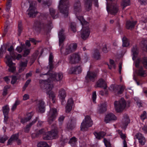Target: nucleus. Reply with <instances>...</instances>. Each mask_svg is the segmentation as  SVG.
Segmentation results:
<instances>
[{
    "instance_id": "nucleus-1",
    "label": "nucleus",
    "mask_w": 147,
    "mask_h": 147,
    "mask_svg": "<svg viewBox=\"0 0 147 147\" xmlns=\"http://www.w3.org/2000/svg\"><path fill=\"white\" fill-rule=\"evenodd\" d=\"M74 12L82 25V27L80 31L81 37L83 39L85 40L88 37L90 30L88 27L89 23L86 21L82 16L81 15V9L79 2L74 4Z\"/></svg>"
},
{
    "instance_id": "nucleus-50",
    "label": "nucleus",
    "mask_w": 147,
    "mask_h": 147,
    "mask_svg": "<svg viewBox=\"0 0 147 147\" xmlns=\"http://www.w3.org/2000/svg\"><path fill=\"white\" fill-rule=\"evenodd\" d=\"M8 139V137L5 135L0 137V142L4 143Z\"/></svg>"
},
{
    "instance_id": "nucleus-14",
    "label": "nucleus",
    "mask_w": 147,
    "mask_h": 147,
    "mask_svg": "<svg viewBox=\"0 0 147 147\" xmlns=\"http://www.w3.org/2000/svg\"><path fill=\"white\" fill-rule=\"evenodd\" d=\"M36 107L38 112L41 113L44 112L45 110L44 102L40 100H37Z\"/></svg>"
},
{
    "instance_id": "nucleus-52",
    "label": "nucleus",
    "mask_w": 147,
    "mask_h": 147,
    "mask_svg": "<svg viewBox=\"0 0 147 147\" xmlns=\"http://www.w3.org/2000/svg\"><path fill=\"white\" fill-rule=\"evenodd\" d=\"M20 103V102L18 100H17L13 104V105L12 108H11V110L12 111H13L15 110L16 109L17 105H18Z\"/></svg>"
},
{
    "instance_id": "nucleus-19",
    "label": "nucleus",
    "mask_w": 147,
    "mask_h": 147,
    "mask_svg": "<svg viewBox=\"0 0 147 147\" xmlns=\"http://www.w3.org/2000/svg\"><path fill=\"white\" fill-rule=\"evenodd\" d=\"M18 134H16L12 135L7 142V144H11L12 142L16 141L18 144L21 143V140L18 139Z\"/></svg>"
},
{
    "instance_id": "nucleus-21",
    "label": "nucleus",
    "mask_w": 147,
    "mask_h": 147,
    "mask_svg": "<svg viewBox=\"0 0 147 147\" xmlns=\"http://www.w3.org/2000/svg\"><path fill=\"white\" fill-rule=\"evenodd\" d=\"M73 105V102L71 98L69 99L68 100L67 106L66 107V112H69L72 109V106Z\"/></svg>"
},
{
    "instance_id": "nucleus-40",
    "label": "nucleus",
    "mask_w": 147,
    "mask_h": 147,
    "mask_svg": "<svg viewBox=\"0 0 147 147\" xmlns=\"http://www.w3.org/2000/svg\"><path fill=\"white\" fill-rule=\"evenodd\" d=\"M76 139L74 137H73L72 138L70 139L69 143L72 146H75L76 144Z\"/></svg>"
},
{
    "instance_id": "nucleus-49",
    "label": "nucleus",
    "mask_w": 147,
    "mask_h": 147,
    "mask_svg": "<svg viewBox=\"0 0 147 147\" xmlns=\"http://www.w3.org/2000/svg\"><path fill=\"white\" fill-rule=\"evenodd\" d=\"M147 118V114L145 111L143 112L140 115V118L142 120H144Z\"/></svg>"
},
{
    "instance_id": "nucleus-28",
    "label": "nucleus",
    "mask_w": 147,
    "mask_h": 147,
    "mask_svg": "<svg viewBox=\"0 0 147 147\" xmlns=\"http://www.w3.org/2000/svg\"><path fill=\"white\" fill-rule=\"evenodd\" d=\"M63 30L62 29L59 32L58 34L59 46L62 43L65 38V36L63 34Z\"/></svg>"
},
{
    "instance_id": "nucleus-22",
    "label": "nucleus",
    "mask_w": 147,
    "mask_h": 147,
    "mask_svg": "<svg viewBox=\"0 0 147 147\" xmlns=\"http://www.w3.org/2000/svg\"><path fill=\"white\" fill-rule=\"evenodd\" d=\"M136 137L141 144L144 145L145 144L146 142L145 139L141 133H138L136 135Z\"/></svg>"
},
{
    "instance_id": "nucleus-34",
    "label": "nucleus",
    "mask_w": 147,
    "mask_h": 147,
    "mask_svg": "<svg viewBox=\"0 0 147 147\" xmlns=\"http://www.w3.org/2000/svg\"><path fill=\"white\" fill-rule=\"evenodd\" d=\"M140 46L143 50L147 51V40H143L141 43Z\"/></svg>"
},
{
    "instance_id": "nucleus-15",
    "label": "nucleus",
    "mask_w": 147,
    "mask_h": 147,
    "mask_svg": "<svg viewBox=\"0 0 147 147\" xmlns=\"http://www.w3.org/2000/svg\"><path fill=\"white\" fill-rule=\"evenodd\" d=\"M66 96V93L65 90L63 89H61L59 90L58 96L61 101L62 104L65 102V98Z\"/></svg>"
},
{
    "instance_id": "nucleus-41",
    "label": "nucleus",
    "mask_w": 147,
    "mask_h": 147,
    "mask_svg": "<svg viewBox=\"0 0 147 147\" xmlns=\"http://www.w3.org/2000/svg\"><path fill=\"white\" fill-rule=\"evenodd\" d=\"M123 45L124 47H127L129 45L128 40L126 37H124L122 39Z\"/></svg>"
},
{
    "instance_id": "nucleus-62",
    "label": "nucleus",
    "mask_w": 147,
    "mask_h": 147,
    "mask_svg": "<svg viewBox=\"0 0 147 147\" xmlns=\"http://www.w3.org/2000/svg\"><path fill=\"white\" fill-rule=\"evenodd\" d=\"M17 80L16 77L15 76H13L11 82V83L12 84H14Z\"/></svg>"
},
{
    "instance_id": "nucleus-61",
    "label": "nucleus",
    "mask_w": 147,
    "mask_h": 147,
    "mask_svg": "<svg viewBox=\"0 0 147 147\" xmlns=\"http://www.w3.org/2000/svg\"><path fill=\"white\" fill-rule=\"evenodd\" d=\"M140 3L142 5H145L147 3V0H138Z\"/></svg>"
},
{
    "instance_id": "nucleus-59",
    "label": "nucleus",
    "mask_w": 147,
    "mask_h": 147,
    "mask_svg": "<svg viewBox=\"0 0 147 147\" xmlns=\"http://www.w3.org/2000/svg\"><path fill=\"white\" fill-rule=\"evenodd\" d=\"M8 86H6L4 87L3 94L4 96L6 95L7 93V89L9 88Z\"/></svg>"
},
{
    "instance_id": "nucleus-47",
    "label": "nucleus",
    "mask_w": 147,
    "mask_h": 147,
    "mask_svg": "<svg viewBox=\"0 0 147 147\" xmlns=\"http://www.w3.org/2000/svg\"><path fill=\"white\" fill-rule=\"evenodd\" d=\"M104 142L106 147H111V145L109 140H107L105 138H104Z\"/></svg>"
},
{
    "instance_id": "nucleus-45",
    "label": "nucleus",
    "mask_w": 147,
    "mask_h": 147,
    "mask_svg": "<svg viewBox=\"0 0 147 147\" xmlns=\"http://www.w3.org/2000/svg\"><path fill=\"white\" fill-rule=\"evenodd\" d=\"M38 147H49L48 144L45 142H41L38 144Z\"/></svg>"
},
{
    "instance_id": "nucleus-6",
    "label": "nucleus",
    "mask_w": 147,
    "mask_h": 147,
    "mask_svg": "<svg viewBox=\"0 0 147 147\" xmlns=\"http://www.w3.org/2000/svg\"><path fill=\"white\" fill-rule=\"evenodd\" d=\"M68 2V1H66L65 0H60L58 7L60 12L64 15L65 16H67L68 13L69 6L67 4Z\"/></svg>"
},
{
    "instance_id": "nucleus-35",
    "label": "nucleus",
    "mask_w": 147,
    "mask_h": 147,
    "mask_svg": "<svg viewBox=\"0 0 147 147\" xmlns=\"http://www.w3.org/2000/svg\"><path fill=\"white\" fill-rule=\"evenodd\" d=\"M51 132V137L52 139H54L57 138L58 137V131L57 129H55L53 130H52L50 131Z\"/></svg>"
},
{
    "instance_id": "nucleus-4",
    "label": "nucleus",
    "mask_w": 147,
    "mask_h": 147,
    "mask_svg": "<svg viewBox=\"0 0 147 147\" xmlns=\"http://www.w3.org/2000/svg\"><path fill=\"white\" fill-rule=\"evenodd\" d=\"M107 0V10L109 13L115 15L119 11L118 6L115 2H113L114 0Z\"/></svg>"
},
{
    "instance_id": "nucleus-44",
    "label": "nucleus",
    "mask_w": 147,
    "mask_h": 147,
    "mask_svg": "<svg viewBox=\"0 0 147 147\" xmlns=\"http://www.w3.org/2000/svg\"><path fill=\"white\" fill-rule=\"evenodd\" d=\"M93 57L96 59H98L100 58V56L98 51L95 52L93 55Z\"/></svg>"
},
{
    "instance_id": "nucleus-5",
    "label": "nucleus",
    "mask_w": 147,
    "mask_h": 147,
    "mask_svg": "<svg viewBox=\"0 0 147 147\" xmlns=\"http://www.w3.org/2000/svg\"><path fill=\"white\" fill-rule=\"evenodd\" d=\"M114 106L116 111L119 113L123 111L127 106L126 102L123 98H121L118 101H115ZM129 106V105H127L128 107Z\"/></svg>"
},
{
    "instance_id": "nucleus-48",
    "label": "nucleus",
    "mask_w": 147,
    "mask_h": 147,
    "mask_svg": "<svg viewBox=\"0 0 147 147\" xmlns=\"http://www.w3.org/2000/svg\"><path fill=\"white\" fill-rule=\"evenodd\" d=\"M110 48L109 47H107L106 45H104L102 49V51L105 53H107L110 50Z\"/></svg>"
},
{
    "instance_id": "nucleus-23",
    "label": "nucleus",
    "mask_w": 147,
    "mask_h": 147,
    "mask_svg": "<svg viewBox=\"0 0 147 147\" xmlns=\"http://www.w3.org/2000/svg\"><path fill=\"white\" fill-rule=\"evenodd\" d=\"M9 108L7 105H6L3 107V111L4 115V121H6L8 119L7 115L9 113Z\"/></svg>"
},
{
    "instance_id": "nucleus-10",
    "label": "nucleus",
    "mask_w": 147,
    "mask_h": 147,
    "mask_svg": "<svg viewBox=\"0 0 147 147\" xmlns=\"http://www.w3.org/2000/svg\"><path fill=\"white\" fill-rule=\"evenodd\" d=\"M81 58L79 53L73 54L69 58V63L71 64L77 63L79 62Z\"/></svg>"
},
{
    "instance_id": "nucleus-64",
    "label": "nucleus",
    "mask_w": 147,
    "mask_h": 147,
    "mask_svg": "<svg viewBox=\"0 0 147 147\" xmlns=\"http://www.w3.org/2000/svg\"><path fill=\"white\" fill-rule=\"evenodd\" d=\"M30 53V50L29 49H26L24 51V53L23 56L24 57L28 55Z\"/></svg>"
},
{
    "instance_id": "nucleus-39",
    "label": "nucleus",
    "mask_w": 147,
    "mask_h": 147,
    "mask_svg": "<svg viewBox=\"0 0 147 147\" xmlns=\"http://www.w3.org/2000/svg\"><path fill=\"white\" fill-rule=\"evenodd\" d=\"M130 0H123L122 2L121 5L123 9L130 5Z\"/></svg>"
},
{
    "instance_id": "nucleus-46",
    "label": "nucleus",
    "mask_w": 147,
    "mask_h": 147,
    "mask_svg": "<svg viewBox=\"0 0 147 147\" xmlns=\"http://www.w3.org/2000/svg\"><path fill=\"white\" fill-rule=\"evenodd\" d=\"M36 120H35L34 121L32 122V123H30L29 124V125H27L26 127V128L24 129V131L26 132H28L30 130V127L32 125L35 123L36 121Z\"/></svg>"
},
{
    "instance_id": "nucleus-51",
    "label": "nucleus",
    "mask_w": 147,
    "mask_h": 147,
    "mask_svg": "<svg viewBox=\"0 0 147 147\" xmlns=\"http://www.w3.org/2000/svg\"><path fill=\"white\" fill-rule=\"evenodd\" d=\"M11 6V2H7L6 4V10L9 12L10 10V8Z\"/></svg>"
},
{
    "instance_id": "nucleus-20",
    "label": "nucleus",
    "mask_w": 147,
    "mask_h": 147,
    "mask_svg": "<svg viewBox=\"0 0 147 147\" xmlns=\"http://www.w3.org/2000/svg\"><path fill=\"white\" fill-rule=\"evenodd\" d=\"M95 74L92 72L88 71V72L86 76V80L87 82L90 81H93L96 77Z\"/></svg>"
},
{
    "instance_id": "nucleus-38",
    "label": "nucleus",
    "mask_w": 147,
    "mask_h": 147,
    "mask_svg": "<svg viewBox=\"0 0 147 147\" xmlns=\"http://www.w3.org/2000/svg\"><path fill=\"white\" fill-rule=\"evenodd\" d=\"M92 0H87L85 3V6L88 11L89 10L92 5Z\"/></svg>"
},
{
    "instance_id": "nucleus-42",
    "label": "nucleus",
    "mask_w": 147,
    "mask_h": 147,
    "mask_svg": "<svg viewBox=\"0 0 147 147\" xmlns=\"http://www.w3.org/2000/svg\"><path fill=\"white\" fill-rule=\"evenodd\" d=\"M53 56L52 54H50L49 58V63L50 66V69H52L53 67V65L52 64L53 59Z\"/></svg>"
},
{
    "instance_id": "nucleus-13",
    "label": "nucleus",
    "mask_w": 147,
    "mask_h": 147,
    "mask_svg": "<svg viewBox=\"0 0 147 147\" xmlns=\"http://www.w3.org/2000/svg\"><path fill=\"white\" fill-rule=\"evenodd\" d=\"M57 115V111L55 108H51L50 111L48 114V121L49 123L55 119Z\"/></svg>"
},
{
    "instance_id": "nucleus-53",
    "label": "nucleus",
    "mask_w": 147,
    "mask_h": 147,
    "mask_svg": "<svg viewBox=\"0 0 147 147\" xmlns=\"http://www.w3.org/2000/svg\"><path fill=\"white\" fill-rule=\"evenodd\" d=\"M110 63L111 65V66H110L109 65V69H111L112 68H115V65L114 63V62L113 60H110Z\"/></svg>"
},
{
    "instance_id": "nucleus-7",
    "label": "nucleus",
    "mask_w": 147,
    "mask_h": 147,
    "mask_svg": "<svg viewBox=\"0 0 147 147\" xmlns=\"http://www.w3.org/2000/svg\"><path fill=\"white\" fill-rule=\"evenodd\" d=\"M42 134H44L43 138L44 139L46 140L52 139V137L51 136V132L50 131L46 132L44 129L36 130L34 133L32 134V138H34Z\"/></svg>"
},
{
    "instance_id": "nucleus-55",
    "label": "nucleus",
    "mask_w": 147,
    "mask_h": 147,
    "mask_svg": "<svg viewBox=\"0 0 147 147\" xmlns=\"http://www.w3.org/2000/svg\"><path fill=\"white\" fill-rule=\"evenodd\" d=\"M70 28L71 30L75 32L76 31V24L75 23H71L70 25Z\"/></svg>"
},
{
    "instance_id": "nucleus-3",
    "label": "nucleus",
    "mask_w": 147,
    "mask_h": 147,
    "mask_svg": "<svg viewBox=\"0 0 147 147\" xmlns=\"http://www.w3.org/2000/svg\"><path fill=\"white\" fill-rule=\"evenodd\" d=\"M41 77L44 76L48 77L49 78L47 80H43L45 82H48L49 84H53V81H59L61 80L63 78V74L61 73H56L52 71H49L48 74H41L40 75Z\"/></svg>"
},
{
    "instance_id": "nucleus-16",
    "label": "nucleus",
    "mask_w": 147,
    "mask_h": 147,
    "mask_svg": "<svg viewBox=\"0 0 147 147\" xmlns=\"http://www.w3.org/2000/svg\"><path fill=\"white\" fill-rule=\"evenodd\" d=\"M77 47V45L76 43L71 44L67 46L65 49L66 54H68L71 52L75 51Z\"/></svg>"
},
{
    "instance_id": "nucleus-29",
    "label": "nucleus",
    "mask_w": 147,
    "mask_h": 147,
    "mask_svg": "<svg viewBox=\"0 0 147 147\" xmlns=\"http://www.w3.org/2000/svg\"><path fill=\"white\" fill-rule=\"evenodd\" d=\"M132 53L133 57L132 59L133 60H134L136 59V58L137 57L138 54V48L136 46H135L132 49Z\"/></svg>"
},
{
    "instance_id": "nucleus-18",
    "label": "nucleus",
    "mask_w": 147,
    "mask_h": 147,
    "mask_svg": "<svg viewBox=\"0 0 147 147\" xmlns=\"http://www.w3.org/2000/svg\"><path fill=\"white\" fill-rule=\"evenodd\" d=\"M117 119V117L112 113H109L107 114L105 118V121L106 123H109L112 121Z\"/></svg>"
},
{
    "instance_id": "nucleus-11",
    "label": "nucleus",
    "mask_w": 147,
    "mask_h": 147,
    "mask_svg": "<svg viewBox=\"0 0 147 147\" xmlns=\"http://www.w3.org/2000/svg\"><path fill=\"white\" fill-rule=\"evenodd\" d=\"M6 63L9 67V71L10 72H13L16 69V67L14 66V64L12 62V59L10 58L9 56L7 55L5 57Z\"/></svg>"
},
{
    "instance_id": "nucleus-60",
    "label": "nucleus",
    "mask_w": 147,
    "mask_h": 147,
    "mask_svg": "<svg viewBox=\"0 0 147 147\" xmlns=\"http://www.w3.org/2000/svg\"><path fill=\"white\" fill-rule=\"evenodd\" d=\"M96 92H94L92 93V99L93 102L94 103H96Z\"/></svg>"
},
{
    "instance_id": "nucleus-24",
    "label": "nucleus",
    "mask_w": 147,
    "mask_h": 147,
    "mask_svg": "<svg viewBox=\"0 0 147 147\" xmlns=\"http://www.w3.org/2000/svg\"><path fill=\"white\" fill-rule=\"evenodd\" d=\"M8 51L10 53V56L7 55L9 56L10 58H12L13 60H14L16 59L15 53L14 52V48L12 46H11L8 49Z\"/></svg>"
},
{
    "instance_id": "nucleus-54",
    "label": "nucleus",
    "mask_w": 147,
    "mask_h": 147,
    "mask_svg": "<svg viewBox=\"0 0 147 147\" xmlns=\"http://www.w3.org/2000/svg\"><path fill=\"white\" fill-rule=\"evenodd\" d=\"M24 47L25 45H22L21 46L17 47L16 49V50L19 53H20L22 51L23 49L24 48Z\"/></svg>"
},
{
    "instance_id": "nucleus-58",
    "label": "nucleus",
    "mask_w": 147,
    "mask_h": 147,
    "mask_svg": "<svg viewBox=\"0 0 147 147\" xmlns=\"http://www.w3.org/2000/svg\"><path fill=\"white\" fill-rule=\"evenodd\" d=\"M142 63L145 67L147 69V57H145L143 58Z\"/></svg>"
},
{
    "instance_id": "nucleus-43",
    "label": "nucleus",
    "mask_w": 147,
    "mask_h": 147,
    "mask_svg": "<svg viewBox=\"0 0 147 147\" xmlns=\"http://www.w3.org/2000/svg\"><path fill=\"white\" fill-rule=\"evenodd\" d=\"M146 73V71L143 70L142 67L140 68L138 72V75L142 76H145Z\"/></svg>"
},
{
    "instance_id": "nucleus-8",
    "label": "nucleus",
    "mask_w": 147,
    "mask_h": 147,
    "mask_svg": "<svg viewBox=\"0 0 147 147\" xmlns=\"http://www.w3.org/2000/svg\"><path fill=\"white\" fill-rule=\"evenodd\" d=\"M92 124V121L90 117L89 116H87L81 123V130L83 131L86 130L88 128L91 126Z\"/></svg>"
},
{
    "instance_id": "nucleus-63",
    "label": "nucleus",
    "mask_w": 147,
    "mask_h": 147,
    "mask_svg": "<svg viewBox=\"0 0 147 147\" xmlns=\"http://www.w3.org/2000/svg\"><path fill=\"white\" fill-rule=\"evenodd\" d=\"M23 100H26L29 99V95L27 94H25L23 96Z\"/></svg>"
},
{
    "instance_id": "nucleus-26",
    "label": "nucleus",
    "mask_w": 147,
    "mask_h": 147,
    "mask_svg": "<svg viewBox=\"0 0 147 147\" xmlns=\"http://www.w3.org/2000/svg\"><path fill=\"white\" fill-rule=\"evenodd\" d=\"M96 85L97 87L103 88L104 89H106L107 87L105 82L102 79H100L98 80Z\"/></svg>"
},
{
    "instance_id": "nucleus-36",
    "label": "nucleus",
    "mask_w": 147,
    "mask_h": 147,
    "mask_svg": "<svg viewBox=\"0 0 147 147\" xmlns=\"http://www.w3.org/2000/svg\"><path fill=\"white\" fill-rule=\"evenodd\" d=\"M27 65V62H21L20 64L19 71L21 72L23 71L25 68V67H26Z\"/></svg>"
},
{
    "instance_id": "nucleus-56",
    "label": "nucleus",
    "mask_w": 147,
    "mask_h": 147,
    "mask_svg": "<svg viewBox=\"0 0 147 147\" xmlns=\"http://www.w3.org/2000/svg\"><path fill=\"white\" fill-rule=\"evenodd\" d=\"M49 11L50 14L53 18H56L55 16H54V14L55 12V10L53 8H50L49 9Z\"/></svg>"
},
{
    "instance_id": "nucleus-25",
    "label": "nucleus",
    "mask_w": 147,
    "mask_h": 147,
    "mask_svg": "<svg viewBox=\"0 0 147 147\" xmlns=\"http://www.w3.org/2000/svg\"><path fill=\"white\" fill-rule=\"evenodd\" d=\"M39 27L41 29L45 30H49L52 28V26L50 24L46 25L42 23L40 24Z\"/></svg>"
},
{
    "instance_id": "nucleus-27",
    "label": "nucleus",
    "mask_w": 147,
    "mask_h": 147,
    "mask_svg": "<svg viewBox=\"0 0 147 147\" xmlns=\"http://www.w3.org/2000/svg\"><path fill=\"white\" fill-rule=\"evenodd\" d=\"M137 22L131 21H127V22L126 24V28L128 29H131L133 28L135 25L136 24Z\"/></svg>"
},
{
    "instance_id": "nucleus-33",
    "label": "nucleus",
    "mask_w": 147,
    "mask_h": 147,
    "mask_svg": "<svg viewBox=\"0 0 147 147\" xmlns=\"http://www.w3.org/2000/svg\"><path fill=\"white\" fill-rule=\"evenodd\" d=\"M118 133L120 134L121 138L123 140V147H127V144L125 140L126 136L124 134L122 133L121 131L120 130L118 131Z\"/></svg>"
},
{
    "instance_id": "nucleus-31",
    "label": "nucleus",
    "mask_w": 147,
    "mask_h": 147,
    "mask_svg": "<svg viewBox=\"0 0 147 147\" xmlns=\"http://www.w3.org/2000/svg\"><path fill=\"white\" fill-rule=\"evenodd\" d=\"M130 120L128 117L125 118H124L123 120V122L121 125V127L123 128H125L128 124L129 123Z\"/></svg>"
},
{
    "instance_id": "nucleus-12",
    "label": "nucleus",
    "mask_w": 147,
    "mask_h": 147,
    "mask_svg": "<svg viewBox=\"0 0 147 147\" xmlns=\"http://www.w3.org/2000/svg\"><path fill=\"white\" fill-rule=\"evenodd\" d=\"M125 88L124 86H120L117 85L111 86L109 88V89L117 94H121Z\"/></svg>"
},
{
    "instance_id": "nucleus-30",
    "label": "nucleus",
    "mask_w": 147,
    "mask_h": 147,
    "mask_svg": "<svg viewBox=\"0 0 147 147\" xmlns=\"http://www.w3.org/2000/svg\"><path fill=\"white\" fill-rule=\"evenodd\" d=\"M96 138L98 139H100L102 138L105 135V133L104 132H95L94 133Z\"/></svg>"
},
{
    "instance_id": "nucleus-9",
    "label": "nucleus",
    "mask_w": 147,
    "mask_h": 147,
    "mask_svg": "<svg viewBox=\"0 0 147 147\" xmlns=\"http://www.w3.org/2000/svg\"><path fill=\"white\" fill-rule=\"evenodd\" d=\"M35 3L33 2L30 4V7L27 11V13L30 17H34L37 13Z\"/></svg>"
},
{
    "instance_id": "nucleus-32",
    "label": "nucleus",
    "mask_w": 147,
    "mask_h": 147,
    "mask_svg": "<svg viewBox=\"0 0 147 147\" xmlns=\"http://www.w3.org/2000/svg\"><path fill=\"white\" fill-rule=\"evenodd\" d=\"M106 105L105 104L98 105L97 109V112L99 113H102L106 111Z\"/></svg>"
},
{
    "instance_id": "nucleus-57",
    "label": "nucleus",
    "mask_w": 147,
    "mask_h": 147,
    "mask_svg": "<svg viewBox=\"0 0 147 147\" xmlns=\"http://www.w3.org/2000/svg\"><path fill=\"white\" fill-rule=\"evenodd\" d=\"M22 30V24L21 22H19L18 24V31L19 34H20Z\"/></svg>"
},
{
    "instance_id": "nucleus-17",
    "label": "nucleus",
    "mask_w": 147,
    "mask_h": 147,
    "mask_svg": "<svg viewBox=\"0 0 147 147\" xmlns=\"http://www.w3.org/2000/svg\"><path fill=\"white\" fill-rule=\"evenodd\" d=\"M82 71V69L80 66L71 67L69 68L68 70V72L70 74L73 73L78 74L81 73Z\"/></svg>"
},
{
    "instance_id": "nucleus-37",
    "label": "nucleus",
    "mask_w": 147,
    "mask_h": 147,
    "mask_svg": "<svg viewBox=\"0 0 147 147\" xmlns=\"http://www.w3.org/2000/svg\"><path fill=\"white\" fill-rule=\"evenodd\" d=\"M27 116L28 117V118H24L21 119V123H24L30 120L32 117L31 113H28L27 114Z\"/></svg>"
},
{
    "instance_id": "nucleus-2",
    "label": "nucleus",
    "mask_w": 147,
    "mask_h": 147,
    "mask_svg": "<svg viewBox=\"0 0 147 147\" xmlns=\"http://www.w3.org/2000/svg\"><path fill=\"white\" fill-rule=\"evenodd\" d=\"M39 82L42 87H43L45 90L50 99L51 100L53 103H54L56 100V94L55 92L51 91L53 87V84L51 83L49 84V83L47 82H45L42 80H40Z\"/></svg>"
}]
</instances>
